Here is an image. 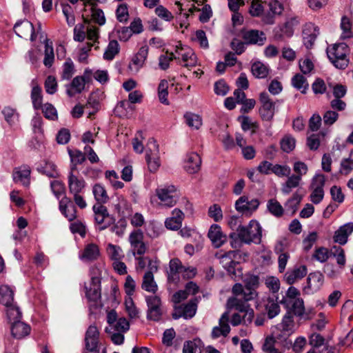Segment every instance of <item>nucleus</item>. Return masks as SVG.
Listing matches in <instances>:
<instances>
[{"label": "nucleus", "instance_id": "55", "mask_svg": "<svg viewBox=\"0 0 353 353\" xmlns=\"http://www.w3.org/2000/svg\"><path fill=\"white\" fill-rule=\"evenodd\" d=\"M287 177L288 179L285 182L283 191V192L288 194L290 192L292 189L297 188L299 185L302 179L299 176H296L294 174H290Z\"/></svg>", "mask_w": 353, "mask_h": 353}, {"label": "nucleus", "instance_id": "34", "mask_svg": "<svg viewBox=\"0 0 353 353\" xmlns=\"http://www.w3.org/2000/svg\"><path fill=\"white\" fill-rule=\"evenodd\" d=\"M232 292L234 296H242V298L245 301H250L254 299L257 296V292L253 289H249L240 283H236L233 285Z\"/></svg>", "mask_w": 353, "mask_h": 353}, {"label": "nucleus", "instance_id": "56", "mask_svg": "<svg viewBox=\"0 0 353 353\" xmlns=\"http://www.w3.org/2000/svg\"><path fill=\"white\" fill-rule=\"evenodd\" d=\"M117 19L120 23H126L129 19V8L126 3H120L115 12Z\"/></svg>", "mask_w": 353, "mask_h": 353}, {"label": "nucleus", "instance_id": "50", "mask_svg": "<svg viewBox=\"0 0 353 353\" xmlns=\"http://www.w3.org/2000/svg\"><path fill=\"white\" fill-rule=\"evenodd\" d=\"M266 4L265 0H253L250 8V14L253 17H262L265 12V6Z\"/></svg>", "mask_w": 353, "mask_h": 353}, {"label": "nucleus", "instance_id": "19", "mask_svg": "<svg viewBox=\"0 0 353 353\" xmlns=\"http://www.w3.org/2000/svg\"><path fill=\"white\" fill-rule=\"evenodd\" d=\"M208 236L215 248H219L227 241V236L222 231L220 225L212 224L208 233Z\"/></svg>", "mask_w": 353, "mask_h": 353}, {"label": "nucleus", "instance_id": "60", "mask_svg": "<svg viewBox=\"0 0 353 353\" xmlns=\"http://www.w3.org/2000/svg\"><path fill=\"white\" fill-rule=\"evenodd\" d=\"M292 84L294 88L301 90L302 93H305L308 88V83L305 77L300 74H296L292 79Z\"/></svg>", "mask_w": 353, "mask_h": 353}, {"label": "nucleus", "instance_id": "52", "mask_svg": "<svg viewBox=\"0 0 353 353\" xmlns=\"http://www.w3.org/2000/svg\"><path fill=\"white\" fill-rule=\"evenodd\" d=\"M281 327L284 332L292 333L294 330V321L291 311H288L281 323Z\"/></svg>", "mask_w": 353, "mask_h": 353}, {"label": "nucleus", "instance_id": "23", "mask_svg": "<svg viewBox=\"0 0 353 353\" xmlns=\"http://www.w3.org/2000/svg\"><path fill=\"white\" fill-rule=\"evenodd\" d=\"M230 316L228 312H224L219 321V325L214 327L212 331V337L217 339L220 336H227L230 332V327L229 325Z\"/></svg>", "mask_w": 353, "mask_h": 353}, {"label": "nucleus", "instance_id": "46", "mask_svg": "<svg viewBox=\"0 0 353 353\" xmlns=\"http://www.w3.org/2000/svg\"><path fill=\"white\" fill-rule=\"evenodd\" d=\"M119 51L120 47L118 41L111 40L103 53V59L106 61H112L119 54Z\"/></svg>", "mask_w": 353, "mask_h": 353}, {"label": "nucleus", "instance_id": "24", "mask_svg": "<svg viewBox=\"0 0 353 353\" xmlns=\"http://www.w3.org/2000/svg\"><path fill=\"white\" fill-rule=\"evenodd\" d=\"M14 30L21 38L30 37L31 41L36 39L33 25L28 20L17 23L14 27Z\"/></svg>", "mask_w": 353, "mask_h": 353}, {"label": "nucleus", "instance_id": "42", "mask_svg": "<svg viewBox=\"0 0 353 353\" xmlns=\"http://www.w3.org/2000/svg\"><path fill=\"white\" fill-rule=\"evenodd\" d=\"M105 251L108 259L112 262L123 260L124 258L123 250L119 245L110 243L107 245Z\"/></svg>", "mask_w": 353, "mask_h": 353}, {"label": "nucleus", "instance_id": "10", "mask_svg": "<svg viewBox=\"0 0 353 353\" xmlns=\"http://www.w3.org/2000/svg\"><path fill=\"white\" fill-rule=\"evenodd\" d=\"M145 160L150 172H156L159 170L161 165L159 145L154 139H150L148 141Z\"/></svg>", "mask_w": 353, "mask_h": 353}, {"label": "nucleus", "instance_id": "31", "mask_svg": "<svg viewBox=\"0 0 353 353\" xmlns=\"http://www.w3.org/2000/svg\"><path fill=\"white\" fill-rule=\"evenodd\" d=\"M183 219L184 214L183 212L176 208L172 211V216L165 220V225L168 229L177 230L181 228Z\"/></svg>", "mask_w": 353, "mask_h": 353}, {"label": "nucleus", "instance_id": "20", "mask_svg": "<svg viewBox=\"0 0 353 353\" xmlns=\"http://www.w3.org/2000/svg\"><path fill=\"white\" fill-rule=\"evenodd\" d=\"M241 37L246 44L263 45L266 38L263 32L257 30H243Z\"/></svg>", "mask_w": 353, "mask_h": 353}, {"label": "nucleus", "instance_id": "26", "mask_svg": "<svg viewBox=\"0 0 353 353\" xmlns=\"http://www.w3.org/2000/svg\"><path fill=\"white\" fill-rule=\"evenodd\" d=\"M59 210L70 221L74 220L77 217L76 208L71 200L67 196H63L60 200Z\"/></svg>", "mask_w": 353, "mask_h": 353}, {"label": "nucleus", "instance_id": "47", "mask_svg": "<svg viewBox=\"0 0 353 353\" xmlns=\"http://www.w3.org/2000/svg\"><path fill=\"white\" fill-rule=\"evenodd\" d=\"M252 74L256 78H265L269 74V68L260 61L254 62L251 67Z\"/></svg>", "mask_w": 353, "mask_h": 353}, {"label": "nucleus", "instance_id": "40", "mask_svg": "<svg viewBox=\"0 0 353 353\" xmlns=\"http://www.w3.org/2000/svg\"><path fill=\"white\" fill-rule=\"evenodd\" d=\"M323 275L319 272L310 273L307 279V288L313 291H316L323 285Z\"/></svg>", "mask_w": 353, "mask_h": 353}, {"label": "nucleus", "instance_id": "61", "mask_svg": "<svg viewBox=\"0 0 353 353\" xmlns=\"http://www.w3.org/2000/svg\"><path fill=\"white\" fill-rule=\"evenodd\" d=\"M155 14L161 19L170 22L173 20L174 14L163 5H159L154 9Z\"/></svg>", "mask_w": 353, "mask_h": 353}, {"label": "nucleus", "instance_id": "33", "mask_svg": "<svg viewBox=\"0 0 353 353\" xmlns=\"http://www.w3.org/2000/svg\"><path fill=\"white\" fill-rule=\"evenodd\" d=\"M232 255H234L232 251L226 253L220 252L216 254V257L220 259L221 263L230 274H235L234 269L238 263L232 259Z\"/></svg>", "mask_w": 353, "mask_h": 353}, {"label": "nucleus", "instance_id": "54", "mask_svg": "<svg viewBox=\"0 0 353 353\" xmlns=\"http://www.w3.org/2000/svg\"><path fill=\"white\" fill-rule=\"evenodd\" d=\"M280 145L283 152L289 153L295 148L296 140L292 136L286 134L281 140Z\"/></svg>", "mask_w": 353, "mask_h": 353}, {"label": "nucleus", "instance_id": "62", "mask_svg": "<svg viewBox=\"0 0 353 353\" xmlns=\"http://www.w3.org/2000/svg\"><path fill=\"white\" fill-rule=\"evenodd\" d=\"M168 81H166L165 79L161 80L159 85V87H158V95H159V99L160 101L162 103H164L165 105L169 104V101L168 99Z\"/></svg>", "mask_w": 353, "mask_h": 353}, {"label": "nucleus", "instance_id": "25", "mask_svg": "<svg viewBox=\"0 0 353 353\" xmlns=\"http://www.w3.org/2000/svg\"><path fill=\"white\" fill-rule=\"evenodd\" d=\"M307 272V267L305 265H298L292 270L288 271L284 275V281L288 285H292L299 280L303 279Z\"/></svg>", "mask_w": 353, "mask_h": 353}, {"label": "nucleus", "instance_id": "49", "mask_svg": "<svg viewBox=\"0 0 353 353\" xmlns=\"http://www.w3.org/2000/svg\"><path fill=\"white\" fill-rule=\"evenodd\" d=\"M93 210L94 212V219L99 225H101L100 229H104L105 225H103L105 219L108 218V212L105 207L100 205L99 206H94Z\"/></svg>", "mask_w": 353, "mask_h": 353}, {"label": "nucleus", "instance_id": "6", "mask_svg": "<svg viewBox=\"0 0 353 353\" xmlns=\"http://www.w3.org/2000/svg\"><path fill=\"white\" fill-rule=\"evenodd\" d=\"M156 195L161 205L171 208L176 205L179 199L177 188L173 185H167L156 189Z\"/></svg>", "mask_w": 353, "mask_h": 353}, {"label": "nucleus", "instance_id": "15", "mask_svg": "<svg viewBox=\"0 0 353 353\" xmlns=\"http://www.w3.org/2000/svg\"><path fill=\"white\" fill-rule=\"evenodd\" d=\"M261 107L259 114L263 120L271 121L274 115L275 105L266 92H262L259 97Z\"/></svg>", "mask_w": 353, "mask_h": 353}, {"label": "nucleus", "instance_id": "14", "mask_svg": "<svg viewBox=\"0 0 353 353\" xmlns=\"http://www.w3.org/2000/svg\"><path fill=\"white\" fill-rule=\"evenodd\" d=\"M149 52L147 45L141 46L131 58L128 68L132 73H137L145 65Z\"/></svg>", "mask_w": 353, "mask_h": 353}, {"label": "nucleus", "instance_id": "57", "mask_svg": "<svg viewBox=\"0 0 353 353\" xmlns=\"http://www.w3.org/2000/svg\"><path fill=\"white\" fill-rule=\"evenodd\" d=\"M50 188L52 193L57 199H59L65 196V185L62 181L58 180H54L50 183Z\"/></svg>", "mask_w": 353, "mask_h": 353}, {"label": "nucleus", "instance_id": "44", "mask_svg": "<svg viewBox=\"0 0 353 353\" xmlns=\"http://www.w3.org/2000/svg\"><path fill=\"white\" fill-rule=\"evenodd\" d=\"M54 61V53L52 46V41L50 39L45 41V51H44V59L43 64L48 68H50Z\"/></svg>", "mask_w": 353, "mask_h": 353}, {"label": "nucleus", "instance_id": "38", "mask_svg": "<svg viewBox=\"0 0 353 353\" xmlns=\"http://www.w3.org/2000/svg\"><path fill=\"white\" fill-rule=\"evenodd\" d=\"M30 327L27 324L20 321L12 323L11 326V332L14 337L21 339L29 334Z\"/></svg>", "mask_w": 353, "mask_h": 353}, {"label": "nucleus", "instance_id": "45", "mask_svg": "<svg viewBox=\"0 0 353 353\" xmlns=\"http://www.w3.org/2000/svg\"><path fill=\"white\" fill-rule=\"evenodd\" d=\"M325 133L321 132L316 134H312L307 138V146L311 150H316L321 145V142L324 140Z\"/></svg>", "mask_w": 353, "mask_h": 353}, {"label": "nucleus", "instance_id": "27", "mask_svg": "<svg viewBox=\"0 0 353 353\" xmlns=\"http://www.w3.org/2000/svg\"><path fill=\"white\" fill-rule=\"evenodd\" d=\"M304 44L307 48L313 46L317 35L319 34V28L313 23H307L303 31Z\"/></svg>", "mask_w": 353, "mask_h": 353}, {"label": "nucleus", "instance_id": "8", "mask_svg": "<svg viewBox=\"0 0 353 353\" xmlns=\"http://www.w3.org/2000/svg\"><path fill=\"white\" fill-rule=\"evenodd\" d=\"M248 301L234 296L230 297L227 301V306L230 309H234L237 312L244 314L245 322L251 323L254 316V312L248 303Z\"/></svg>", "mask_w": 353, "mask_h": 353}, {"label": "nucleus", "instance_id": "17", "mask_svg": "<svg viewBox=\"0 0 353 353\" xmlns=\"http://www.w3.org/2000/svg\"><path fill=\"white\" fill-rule=\"evenodd\" d=\"M259 204L260 202L257 199L249 200L247 196L243 195L236 200L235 209L239 212L252 214L257 210Z\"/></svg>", "mask_w": 353, "mask_h": 353}, {"label": "nucleus", "instance_id": "39", "mask_svg": "<svg viewBox=\"0 0 353 353\" xmlns=\"http://www.w3.org/2000/svg\"><path fill=\"white\" fill-rule=\"evenodd\" d=\"M85 83L83 82L81 77L77 76L71 81L67 94L70 97H74L76 94L81 93L85 89Z\"/></svg>", "mask_w": 353, "mask_h": 353}, {"label": "nucleus", "instance_id": "41", "mask_svg": "<svg viewBox=\"0 0 353 353\" xmlns=\"http://www.w3.org/2000/svg\"><path fill=\"white\" fill-rule=\"evenodd\" d=\"M340 28L341 30L340 36L341 39L345 40L353 37L352 22L349 17L343 16L341 18Z\"/></svg>", "mask_w": 353, "mask_h": 353}, {"label": "nucleus", "instance_id": "51", "mask_svg": "<svg viewBox=\"0 0 353 353\" xmlns=\"http://www.w3.org/2000/svg\"><path fill=\"white\" fill-rule=\"evenodd\" d=\"M267 208L270 213L276 217H281L283 215L284 209L275 199H271L268 201Z\"/></svg>", "mask_w": 353, "mask_h": 353}, {"label": "nucleus", "instance_id": "59", "mask_svg": "<svg viewBox=\"0 0 353 353\" xmlns=\"http://www.w3.org/2000/svg\"><path fill=\"white\" fill-rule=\"evenodd\" d=\"M189 11L192 13L196 11H201V12L199 16V19L201 22H207L212 14V9L208 5H205L202 9H200L196 6H192V7L189 9Z\"/></svg>", "mask_w": 353, "mask_h": 353}, {"label": "nucleus", "instance_id": "18", "mask_svg": "<svg viewBox=\"0 0 353 353\" xmlns=\"http://www.w3.org/2000/svg\"><path fill=\"white\" fill-rule=\"evenodd\" d=\"M135 257L136 270L137 271H143L146 267L148 268V271H158L159 265V260L157 258H150L144 256L143 255H137Z\"/></svg>", "mask_w": 353, "mask_h": 353}, {"label": "nucleus", "instance_id": "43", "mask_svg": "<svg viewBox=\"0 0 353 353\" xmlns=\"http://www.w3.org/2000/svg\"><path fill=\"white\" fill-rule=\"evenodd\" d=\"M92 193L97 203H105L109 200V196L104 185L101 183H96L92 187Z\"/></svg>", "mask_w": 353, "mask_h": 353}, {"label": "nucleus", "instance_id": "64", "mask_svg": "<svg viewBox=\"0 0 353 353\" xmlns=\"http://www.w3.org/2000/svg\"><path fill=\"white\" fill-rule=\"evenodd\" d=\"M125 311L128 313V316L131 319H138L139 318V310L135 306V304L132 299V297L128 296L125 300Z\"/></svg>", "mask_w": 353, "mask_h": 353}, {"label": "nucleus", "instance_id": "2", "mask_svg": "<svg viewBox=\"0 0 353 353\" xmlns=\"http://www.w3.org/2000/svg\"><path fill=\"white\" fill-rule=\"evenodd\" d=\"M85 185V181L80 174L77 167L72 166L68 175V186L70 193L73 195L74 203L81 209L85 208L87 205L83 196Z\"/></svg>", "mask_w": 353, "mask_h": 353}, {"label": "nucleus", "instance_id": "28", "mask_svg": "<svg viewBox=\"0 0 353 353\" xmlns=\"http://www.w3.org/2000/svg\"><path fill=\"white\" fill-rule=\"evenodd\" d=\"M99 332L96 326L90 325L85 334V346L89 352L97 350L99 343Z\"/></svg>", "mask_w": 353, "mask_h": 353}, {"label": "nucleus", "instance_id": "35", "mask_svg": "<svg viewBox=\"0 0 353 353\" xmlns=\"http://www.w3.org/2000/svg\"><path fill=\"white\" fill-rule=\"evenodd\" d=\"M31 100L35 110L41 108L43 105L42 89L35 81H32Z\"/></svg>", "mask_w": 353, "mask_h": 353}, {"label": "nucleus", "instance_id": "21", "mask_svg": "<svg viewBox=\"0 0 353 353\" xmlns=\"http://www.w3.org/2000/svg\"><path fill=\"white\" fill-rule=\"evenodd\" d=\"M148 306V317L153 321H158L161 316V301L157 296H149L146 298Z\"/></svg>", "mask_w": 353, "mask_h": 353}, {"label": "nucleus", "instance_id": "12", "mask_svg": "<svg viewBox=\"0 0 353 353\" xmlns=\"http://www.w3.org/2000/svg\"><path fill=\"white\" fill-rule=\"evenodd\" d=\"M199 301L194 299L188 301L185 304L179 305L174 307L172 318L178 319L183 317L185 319L192 318L196 312Z\"/></svg>", "mask_w": 353, "mask_h": 353}, {"label": "nucleus", "instance_id": "37", "mask_svg": "<svg viewBox=\"0 0 353 353\" xmlns=\"http://www.w3.org/2000/svg\"><path fill=\"white\" fill-rule=\"evenodd\" d=\"M14 292L13 289L8 285H0V303L5 306H10L14 303Z\"/></svg>", "mask_w": 353, "mask_h": 353}, {"label": "nucleus", "instance_id": "7", "mask_svg": "<svg viewBox=\"0 0 353 353\" xmlns=\"http://www.w3.org/2000/svg\"><path fill=\"white\" fill-rule=\"evenodd\" d=\"M90 288H85V296L88 301L97 302L101 298V272L97 267L90 270Z\"/></svg>", "mask_w": 353, "mask_h": 353}, {"label": "nucleus", "instance_id": "48", "mask_svg": "<svg viewBox=\"0 0 353 353\" xmlns=\"http://www.w3.org/2000/svg\"><path fill=\"white\" fill-rule=\"evenodd\" d=\"M300 298V291L296 288L291 286L287 290L285 296L281 301V303H282L285 307H289L290 302Z\"/></svg>", "mask_w": 353, "mask_h": 353}, {"label": "nucleus", "instance_id": "5", "mask_svg": "<svg viewBox=\"0 0 353 353\" xmlns=\"http://www.w3.org/2000/svg\"><path fill=\"white\" fill-rule=\"evenodd\" d=\"M169 268L168 280L174 283H177L181 276L183 279H190L193 278L196 274V270L194 268H186L183 265L181 261L177 258L170 260Z\"/></svg>", "mask_w": 353, "mask_h": 353}, {"label": "nucleus", "instance_id": "9", "mask_svg": "<svg viewBox=\"0 0 353 353\" xmlns=\"http://www.w3.org/2000/svg\"><path fill=\"white\" fill-rule=\"evenodd\" d=\"M128 241L134 256L144 255L148 250L144 241V233L141 229H134L129 234Z\"/></svg>", "mask_w": 353, "mask_h": 353}, {"label": "nucleus", "instance_id": "32", "mask_svg": "<svg viewBox=\"0 0 353 353\" xmlns=\"http://www.w3.org/2000/svg\"><path fill=\"white\" fill-rule=\"evenodd\" d=\"M30 169L28 165L16 168L13 171V179L15 183H20L25 186L30 184Z\"/></svg>", "mask_w": 353, "mask_h": 353}, {"label": "nucleus", "instance_id": "63", "mask_svg": "<svg viewBox=\"0 0 353 353\" xmlns=\"http://www.w3.org/2000/svg\"><path fill=\"white\" fill-rule=\"evenodd\" d=\"M292 314L293 313L294 315L301 316L305 312V307L303 300L300 299H296V300L290 302V307Z\"/></svg>", "mask_w": 353, "mask_h": 353}, {"label": "nucleus", "instance_id": "22", "mask_svg": "<svg viewBox=\"0 0 353 353\" xmlns=\"http://www.w3.org/2000/svg\"><path fill=\"white\" fill-rule=\"evenodd\" d=\"M353 232V222H349L340 226L333 235V241L339 245H343L347 243L348 237Z\"/></svg>", "mask_w": 353, "mask_h": 353}, {"label": "nucleus", "instance_id": "13", "mask_svg": "<svg viewBox=\"0 0 353 353\" xmlns=\"http://www.w3.org/2000/svg\"><path fill=\"white\" fill-rule=\"evenodd\" d=\"M82 18L85 23L93 21L99 26L105 23V17L103 10L97 6H83L82 10Z\"/></svg>", "mask_w": 353, "mask_h": 353}, {"label": "nucleus", "instance_id": "30", "mask_svg": "<svg viewBox=\"0 0 353 353\" xmlns=\"http://www.w3.org/2000/svg\"><path fill=\"white\" fill-rule=\"evenodd\" d=\"M201 159L196 152H190L187 154L184 168L190 174L196 173L200 170Z\"/></svg>", "mask_w": 353, "mask_h": 353}, {"label": "nucleus", "instance_id": "16", "mask_svg": "<svg viewBox=\"0 0 353 353\" xmlns=\"http://www.w3.org/2000/svg\"><path fill=\"white\" fill-rule=\"evenodd\" d=\"M268 9L262 16V21L265 24H273L275 17L282 14L284 8L283 4L277 0H270L266 4Z\"/></svg>", "mask_w": 353, "mask_h": 353}, {"label": "nucleus", "instance_id": "4", "mask_svg": "<svg viewBox=\"0 0 353 353\" xmlns=\"http://www.w3.org/2000/svg\"><path fill=\"white\" fill-rule=\"evenodd\" d=\"M237 232L238 237L242 243L250 244L260 243L261 241L262 228L256 220H251L248 226H239Z\"/></svg>", "mask_w": 353, "mask_h": 353}, {"label": "nucleus", "instance_id": "58", "mask_svg": "<svg viewBox=\"0 0 353 353\" xmlns=\"http://www.w3.org/2000/svg\"><path fill=\"white\" fill-rule=\"evenodd\" d=\"M62 12L69 26H73L75 23L74 11L68 3H61Z\"/></svg>", "mask_w": 353, "mask_h": 353}, {"label": "nucleus", "instance_id": "1", "mask_svg": "<svg viewBox=\"0 0 353 353\" xmlns=\"http://www.w3.org/2000/svg\"><path fill=\"white\" fill-rule=\"evenodd\" d=\"M173 59L178 60L179 64L191 70L198 65V60L193 50L188 46L183 45L180 41L174 47V52L168 50L159 58V66L165 70L170 67Z\"/></svg>", "mask_w": 353, "mask_h": 353}, {"label": "nucleus", "instance_id": "11", "mask_svg": "<svg viewBox=\"0 0 353 353\" xmlns=\"http://www.w3.org/2000/svg\"><path fill=\"white\" fill-rule=\"evenodd\" d=\"M325 183V176L322 174H316L312 179L310 189L312 192L310 195V201L314 203H319L323 199V187Z\"/></svg>", "mask_w": 353, "mask_h": 353}, {"label": "nucleus", "instance_id": "29", "mask_svg": "<svg viewBox=\"0 0 353 353\" xmlns=\"http://www.w3.org/2000/svg\"><path fill=\"white\" fill-rule=\"evenodd\" d=\"M100 256V249L96 243H88L81 252L79 257L85 261H93L97 260Z\"/></svg>", "mask_w": 353, "mask_h": 353}, {"label": "nucleus", "instance_id": "3", "mask_svg": "<svg viewBox=\"0 0 353 353\" xmlns=\"http://www.w3.org/2000/svg\"><path fill=\"white\" fill-rule=\"evenodd\" d=\"M327 54L330 62L338 69L344 70L349 64L350 48L345 43L328 46Z\"/></svg>", "mask_w": 353, "mask_h": 353}, {"label": "nucleus", "instance_id": "53", "mask_svg": "<svg viewBox=\"0 0 353 353\" xmlns=\"http://www.w3.org/2000/svg\"><path fill=\"white\" fill-rule=\"evenodd\" d=\"M265 310L270 319H272L277 316L281 311L279 303L273 299L268 298L265 304Z\"/></svg>", "mask_w": 353, "mask_h": 353}, {"label": "nucleus", "instance_id": "36", "mask_svg": "<svg viewBox=\"0 0 353 353\" xmlns=\"http://www.w3.org/2000/svg\"><path fill=\"white\" fill-rule=\"evenodd\" d=\"M157 272V271H147L145 273L141 284L143 290L153 294L156 293L158 290V286L154 279V273Z\"/></svg>", "mask_w": 353, "mask_h": 353}]
</instances>
